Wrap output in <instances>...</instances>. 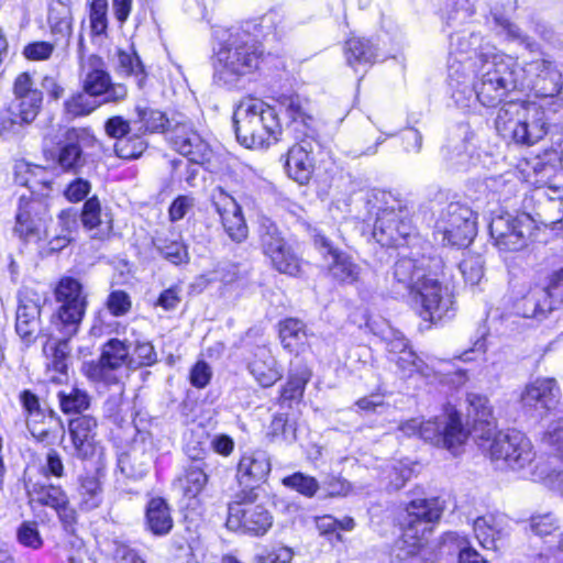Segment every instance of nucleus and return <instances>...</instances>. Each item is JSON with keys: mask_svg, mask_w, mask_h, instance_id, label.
I'll use <instances>...</instances> for the list:
<instances>
[{"mask_svg": "<svg viewBox=\"0 0 563 563\" xmlns=\"http://www.w3.org/2000/svg\"><path fill=\"white\" fill-rule=\"evenodd\" d=\"M59 308L52 318L53 331L44 345L48 358L47 379L62 384L67 379V361L70 355L69 340L77 334L87 308L82 285L73 277L59 280L56 290Z\"/></svg>", "mask_w": 563, "mask_h": 563, "instance_id": "f257e3e1", "label": "nucleus"}, {"mask_svg": "<svg viewBox=\"0 0 563 563\" xmlns=\"http://www.w3.org/2000/svg\"><path fill=\"white\" fill-rule=\"evenodd\" d=\"M279 104L289 119L287 129L297 141L287 153L285 169L291 179L303 185L313 173L311 154L313 144H318V120L311 113L309 100L297 93L282 96Z\"/></svg>", "mask_w": 563, "mask_h": 563, "instance_id": "f03ea898", "label": "nucleus"}, {"mask_svg": "<svg viewBox=\"0 0 563 563\" xmlns=\"http://www.w3.org/2000/svg\"><path fill=\"white\" fill-rule=\"evenodd\" d=\"M474 67L479 103L484 107L498 104L514 90H525L523 68L490 44L481 46L478 64Z\"/></svg>", "mask_w": 563, "mask_h": 563, "instance_id": "7ed1b4c3", "label": "nucleus"}, {"mask_svg": "<svg viewBox=\"0 0 563 563\" xmlns=\"http://www.w3.org/2000/svg\"><path fill=\"white\" fill-rule=\"evenodd\" d=\"M262 55L261 44L254 37L233 30L216 53L214 84L227 89L238 88L246 76L258 68Z\"/></svg>", "mask_w": 563, "mask_h": 563, "instance_id": "20e7f679", "label": "nucleus"}, {"mask_svg": "<svg viewBox=\"0 0 563 563\" xmlns=\"http://www.w3.org/2000/svg\"><path fill=\"white\" fill-rule=\"evenodd\" d=\"M233 126L238 142L246 148H267L282 134L276 110L256 98L239 102L233 112Z\"/></svg>", "mask_w": 563, "mask_h": 563, "instance_id": "39448f33", "label": "nucleus"}, {"mask_svg": "<svg viewBox=\"0 0 563 563\" xmlns=\"http://www.w3.org/2000/svg\"><path fill=\"white\" fill-rule=\"evenodd\" d=\"M536 102L510 100L498 110L495 128L506 141L531 146L548 133L544 113Z\"/></svg>", "mask_w": 563, "mask_h": 563, "instance_id": "423d86ee", "label": "nucleus"}, {"mask_svg": "<svg viewBox=\"0 0 563 563\" xmlns=\"http://www.w3.org/2000/svg\"><path fill=\"white\" fill-rule=\"evenodd\" d=\"M376 220L373 235L383 246L400 247L413 233L409 211L402 202L390 192L380 191L374 195Z\"/></svg>", "mask_w": 563, "mask_h": 563, "instance_id": "0eeeda50", "label": "nucleus"}, {"mask_svg": "<svg viewBox=\"0 0 563 563\" xmlns=\"http://www.w3.org/2000/svg\"><path fill=\"white\" fill-rule=\"evenodd\" d=\"M400 430L407 435L418 434L424 441L444 448L453 455L460 452L468 438V431L464 428L461 416L453 408L427 421L407 420L400 426Z\"/></svg>", "mask_w": 563, "mask_h": 563, "instance_id": "6e6552de", "label": "nucleus"}, {"mask_svg": "<svg viewBox=\"0 0 563 563\" xmlns=\"http://www.w3.org/2000/svg\"><path fill=\"white\" fill-rule=\"evenodd\" d=\"M444 266L441 269H430L408 292L412 305L419 309V314L431 322L450 318L454 311V300L450 287L444 284Z\"/></svg>", "mask_w": 563, "mask_h": 563, "instance_id": "1a4fd4ad", "label": "nucleus"}, {"mask_svg": "<svg viewBox=\"0 0 563 563\" xmlns=\"http://www.w3.org/2000/svg\"><path fill=\"white\" fill-rule=\"evenodd\" d=\"M478 445L500 468L520 471L530 465L536 457L530 439L518 430L495 431L490 440L478 442Z\"/></svg>", "mask_w": 563, "mask_h": 563, "instance_id": "9d476101", "label": "nucleus"}, {"mask_svg": "<svg viewBox=\"0 0 563 563\" xmlns=\"http://www.w3.org/2000/svg\"><path fill=\"white\" fill-rule=\"evenodd\" d=\"M254 489H240L228 505L227 527L244 534L262 537L273 526V516L263 505L257 504Z\"/></svg>", "mask_w": 563, "mask_h": 563, "instance_id": "9b49d317", "label": "nucleus"}, {"mask_svg": "<svg viewBox=\"0 0 563 563\" xmlns=\"http://www.w3.org/2000/svg\"><path fill=\"white\" fill-rule=\"evenodd\" d=\"M434 233L443 244L466 247L477 233L476 216L468 206L450 202L435 221Z\"/></svg>", "mask_w": 563, "mask_h": 563, "instance_id": "f8f14e48", "label": "nucleus"}, {"mask_svg": "<svg viewBox=\"0 0 563 563\" xmlns=\"http://www.w3.org/2000/svg\"><path fill=\"white\" fill-rule=\"evenodd\" d=\"M534 229V221L528 213L505 212L493 217L489 222V234L494 245L504 253L525 249Z\"/></svg>", "mask_w": 563, "mask_h": 563, "instance_id": "ddd939ff", "label": "nucleus"}, {"mask_svg": "<svg viewBox=\"0 0 563 563\" xmlns=\"http://www.w3.org/2000/svg\"><path fill=\"white\" fill-rule=\"evenodd\" d=\"M260 245L271 260L273 267L282 274L298 276L301 272V258L286 242L280 230L268 218H262L258 227Z\"/></svg>", "mask_w": 563, "mask_h": 563, "instance_id": "4468645a", "label": "nucleus"}, {"mask_svg": "<svg viewBox=\"0 0 563 563\" xmlns=\"http://www.w3.org/2000/svg\"><path fill=\"white\" fill-rule=\"evenodd\" d=\"M446 169L454 173H467L477 168L481 154L474 144V133L467 124H460L448 137L440 151Z\"/></svg>", "mask_w": 563, "mask_h": 563, "instance_id": "2eb2a0df", "label": "nucleus"}, {"mask_svg": "<svg viewBox=\"0 0 563 563\" xmlns=\"http://www.w3.org/2000/svg\"><path fill=\"white\" fill-rule=\"evenodd\" d=\"M443 511L438 498H419L411 500L406 507L404 518L405 542L411 548H419L427 540V534L432 531V525L437 522Z\"/></svg>", "mask_w": 563, "mask_h": 563, "instance_id": "dca6fc26", "label": "nucleus"}, {"mask_svg": "<svg viewBox=\"0 0 563 563\" xmlns=\"http://www.w3.org/2000/svg\"><path fill=\"white\" fill-rule=\"evenodd\" d=\"M80 77L84 90L90 96H103L102 102H119L126 98L128 90L122 84H113L103 59L90 55L80 57Z\"/></svg>", "mask_w": 563, "mask_h": 563, "instance_id": "f3484780", "label": "nucleus"}, {"mask_svg": "<svg viewBox=\"0 0 563 563\" xmlns=\"http://www.w3.org/2000/svg\"><path fill=\"white\" fill-rule=\"evenodd\" d=\"M525 74L533 76L529 82L525 80V89H531L538 98L552 99L554 111L562 107L563 78L554 62L547 58L532 60L523 68Z\"/></svg>", "mask_w": 563, "mask_h": 563, "instance_id": "a211bd4d", "label": "nucleus"}, {"mask_svg": "<svg viewBox=\"0 0 563 563\" xmlns=\"http://www.w3.org/2000/svg\"><path fill=\"white\" fill-rule=\"evenodd\" d=\"M443 261L440 257L416 256L404 252L391 267V287L396 292L407 294L416 286L417 279H421L430 269H441Z\"/></svg>", "mask_w": 563, "mask_h": 563, "instance_id": "6ab92c4d", "label": "nucleus"}, {"mask_svg": "<svg viewBox=\"0 0 563 563\" xmlns=\"http://www.w3.org/2000/svg\"><path fill=\"white\" fill-rule=\"evenodd\" d=\"M46 208L35 199L21 196L15 214L14 233L26 243H41L48 238Z\"/></svg>", "mask_w": 563, "mask_h": 563, "instance_id": "aec40b11", "label": "nucleus"}, {"mask_svg": "<svg viewBox=\"0 0 563 563\" xmlns=\"http://www.w3.org/2000/svg\"><path fill=\"white\" fill-rule=\"evenodd\" d=\"M212 205L229 239L235 243L245 241L249 228L242 208L236 200L219 187L212 194Z\"/></svg>", "mask_w": 563, "mask_h": 563, "instance_id": "412c9836", "label": "nucleus"}, {"mask_svg": "<svg viewBox=\"0 0 563 563\" xmlns=\"http://www.w3.org/2000/svg\"><path fill=\"white\" fill-rule=\"evenodd\" d=\"M75 455L81 460L101 459L103 448L97 439L98 422L95 417L82 415L68 424Z\"/></svg>", "mask_w": 563, "mask_h": 563, "instance_id": "4be33fe9", "label": "nucleus"}, {"mask_svg": "<svg viewBox=\"0 0 563 563\" xmlns=\"http://www.w3.org/2000/svg\"><path fill=\"white\" fill-rule=\"evenodd\" d=\"M560 388L553 378H536L528 385L520 396L522 408L539 417H543L555 408L559 402Z\"/></svg>", "mask_w": 563, "mask_h": 563, "instance_id": "5701e85b", "label": "nucleus"}, {"mask_svg": "<svg viewBox=\"0 0 563 563\" xmlns=\"http://www.w3.org/2000/svg\"><path fill=\"white\" fill-rule=\"evenodd\" d=\"M313 242L324 258L328 256L331 258L329 272L334 279L345 284L358 280L362 269L349 254L339 251L324 234L316 233Z\"/></svg>", "mask_w": 563, "mask_h": 563, "instance_id": "b1692460", "label": "nucleus"}, {"mask_svg": "<svg viewBox=\"0 0 563 563\" xmlns=\"http://www.w3.org/2000/svg\"><path fill=\"white\" fill-rule=\"evenodd\" d=\"M466 60L453 59L448 66V80L451 89V97L455 104L461 109H471L479 103L477 93V84L473 80L470 71L472 67H466Z\"/></svg>", "mask_w": 563, "mask_h": 563, "instance_id": "393cba45", "label": "nucleus"}, {"mask_svg": "<svg viewBox=\"0 0 563 563\" xmlns=\"http://www.w3.org/2000/svg\"><path fill=\"white\" fill-rule=\"evenodd\" d=\"M81 136V131L68 129L64 135V140L58 143L56 148L44 151L45 158L57 164L64 172L79 173L80 168L86 163L80 145Z\"/></svg>", "mask_w": 563, "mask_h": 563, "instance_id": "a878e982", "label": "nucleus"}, {"mask_svg": "<svg viewBox=\"0 0 563 563\" xmlns=\"http://www.w3.org/2000/svg\"><path fill=\"white\" fill-rule=\"evenodd\" d=\"M272 470L268 454L262 450L245 452L236 467V481L241 489H254L266 481Z\"/></svg>", "mask_w": 563, "mask_h": 563, "instance_id": "bb28decb", "label": "nucleus"}, {"mask_svg": "<svg viewBox=\"0 0 563 563\" xmlns=\"http://www.w3.org/2000/svg\"><path fill=\"white\" fill-rule=\"evenodd\" d=\"M169 142L175 151L196 164L203 163L209 154L208 143L187 122L175 124Z\"/></svg>", "mask_w": 563, "mask_h": 563, "instance_id": "cd10ccee", "label": "nucleus"}, {"mask_svg": "<svg viewBox=\"0 0 563 563\" xmlns=\"http://www.w3.org/2000/svg\"><path fill=\"white\" fill-rule=\"evenodd\" d=\"M466 402L467 418L473 423L474 437L478 442L490 440L496 431V419L489 399L481 394L468 393Z\"/></svg>", "mask_w": 563, "mask_h": 563, "instance_id": "c85d7f7f", "label": "nucleus"}, {"mask_svg": "<svg viewBox=\"0 0 563 563\" xmlns=\"http://www.w3.org/2000/svg\"><path fill=\"white\" fill-rule=\"evenodd\" d=\"M130 360V346L119 339L108 340L101 349V354L96 364H89L87 375L95 379H104L108 372L128 366Z\"/></svg>", "mask_w": 563, "mask_h": 563, "instance_id": "c756f323", "label": "nucleus"}, {"mask_svg": "<svg viewBox=\"0 0 563 563\" xmlns=\"http://www.w3.org/2000/svg\"><path fill=\"white\" fill-rule=\"evenodd\" d=\"M474 533L484 548L498 550L510 533L509 520L503 515L479 517L474 521Z\"/></svg>", "mask_w": 563, "mask_h": 563, "instance_id": "7c9ffc66", "label": "nucleus"}, {"mask_svg": "<svg viewBox=\"0 0 563 563\" xmlns=\"http://www.w3.org/2000/svg\"><path fill=\"white\" fill-rule=\"evenodd\" d=\"M247 369L254 379L265 388L273 386L283 376V371L275 356L265 345L255 347L252 360L247 363Z\"/></svg>", "mask_w": 563, "mask_h": 563, "instance_id": "2f4dec72", "label": "nucleus"}, {"mask_svg": "<svg viewBox=\"0 0 563 563\" xmlns=\"http://www.w3.org/2000/svg\"><path fill=\"white\" fill-rule=\"evenodd\" d=\"M555 309L543 287L531 288L514 303V312L522 318L542 321Z\"/></svg>", "mask_w": 563, "mask_h": 563, "instance_id": "473e14b6", "label": "nucleus"}, {"mask_svg": "<svg viewBox=\"0 0 563 563\" xmlns=\"http://www.w3.org/2000/svg\"><path fill=\"white\" fill-rule=\"evenodd\" d=\"M40 314L41 307L35 300L19 296L15 331L27 344L34 342L41 332Z\"/></svg>", "mask_w": 563, "mask_h": 563, "instance_id": "72a5a7b5", "label": "nucleus"}, {"mask_svg": "<svg viewBox=\"0 0 563 563\" xmlns=\"http://www.w3.org/2000/svg\"><path fill=\"white\" fill-rule=\"evenodd\" d=\"M152 244L157 253L173 265L187 264L190 260L187 245L175 231H156Z\"/></svg>", "mask_w": 563, "mask_h": 563, "instance_id": "f704fd0d", "label": "nucleus"}, {"mask_svg": "<svg viewBox=\"0 0 563 563\" xmlns=\"http://www.w3.org/2000/svg\"><path fill=\"white\" fill-rule=\"evenodd\" d=\"M489 44L483 43V38L476 33L459 32L450 36L449 64L453 59L467 60L466 67H474L478 64V54L481 46Z\"/></svg>", "mask_w": 563, "mask_h": 563, "instance_id": "c9c22d12", "label": "nucleus"}, {"mask_svg": "<svg viewBox=\"0 0 563 563\" xmlns=\"http://www.w3.org/2000/svg\"><path fill=\"white\" fill-rule=\"evenodd\" d=\"M81 222L87 230L92 231L91 238L100 241L109 239L113 230L111 219H101V205L96 196L85 201Z\"/></svg>", "mask_w": 563, "mask_h": 563, "instance_id": "e433bc0d", "label": "nucleus"}, {"mask_svg": "<svg viewBox=\"0 0 563 563\" xmlns=\"http://www.w3.org/2000/svg\"><path fill=\"white\" fill-rule=\"evenodd\" d=\"M145 525L154 536H166L173 528V518L167 501L162 497L150 499L145 509Z\"/></svg>", "mask_w": 563, "mask_h": 563, "instance_id": "4c0bfd02", "label": "nucleus"}, {"mask_svg": "<svg viewBox=\"0 0 563 563\" xmlns=\"http://www.w3.org/2000/svg\"><path fill=\"white\" fill-rule=\"evenodd\" d=\"M282 23L283 18L277 12L271 11L258 19L245 22L238 30L254 37L260 44V38H278L283 33Z\"/></svg>", "mask_w": 563, "mask_h": 563, "instance_id": "58836bf2", "label": "nucleus"}, {"mask_svg": "<svg viewBox=\"0 0 563 563\" xmlns=\"http://www.w3.org/2000/svg\"><path fill=\"white\" fill-rule=\"evenodd\" d=\"M135 113L134 130L142 135L146 133H164L170 124L169 119L164 112L145 103H137Z\"/></svg>", "mask_w": 563, "mask_h": 563, "instance_id": "ea45409f", "label": "nucleus"}, {"mask_svg": "<svg viewBox=\"0 0 563 563\" xmlns=\"http://www.w3.org/2000/svg\"><path fill=\"white\" fill-rule=\"evenodd\" d=\"M188 455L192 460V463L185 471L181 486L185 496L196 498L206 487L209 477L206 474V464L202 462L200 452L188 453Z\"/></svg>", "mask_w": 563, "mask_h": 563, "instance_id": "a19ab883", "label": "nucleus"}, {"mask_svg": "<svg viewBox=\"0 0 563 563\" xmlns=\"http://www.w3.org/2000/svg\"><path fill=\"white\" fill-rule=\"evenodd\" d=\"M305 323L295 318L285 319L279 323V339L283 347L290 353H298L307 342Z\"/></svg>", "mask_w": 563, "mask_h": 563, "instance_id": "79ce46f5", "label": "nucleus"}, {"mask_svg": "<svg viewBox=\"0 0 563 563\" xmlns=\"http://www.w3.org/2000/svg\"><path fill=\"white\" fill-rule=\"evenodd\" d=\"M152 462V456L145 452L133 449L131 452L122 453L118 459V468L122 475L131 479L143 478Z\"/></svg>", "mask_w": 563, "mask_h": 563, "instance_id": "37998d69", "label": "nucleus"}, {"mask_svg": "<svg viewBox=\"0 0 563 563\" xmlns=\"http://www.w3.org/2000/svg\"><path fill=\"white\" fill-rule=\"evenodd\" d=\"M344 53L347 64L353 68L358 65L372 64L377 56L376 46L369 40L363 37L347 40Z\"/></svg>", "mask_w": 563, "mask_h": 563, "instance_id": "c03bdc74", "label": "nucleus"}, {"mask_svg": "<svg viewBox=\"0 0 563 563\" xmlns=\"http://www.w3.org/2000/svg\"><path fill=\"white\" fill-rule=\"evenodd\" d=\"M30 501L54 510L67 503V495L60 486L35 483L29 489Z\"/></svg>", "mask_w": 563, "mask_h": 563, "instance_id": "a18cd8bd", "label": "nucleus"}, {"mask_svg": "<svg viewBox=\"0 0 563 563\" xmlns=\"http://www.w3.org/2000/svg\"><path fill=\"white\" fill-rule=\"evenodd\" d=\"M70 221L75 223V220L70 219V214L67 211H62L59 214V224L62 225L60 232L52 236L48 235L47 239L38 243V251L42 256H51L55 253H58L70 243Z\"/></svg>", "mask_w": 563, "mask_h": 563, "instance_id": "49530a36", "label": "nucleus"}, {"mask_svg": "<svg viewBox=\"0 0 563 563\" xmlns=\"http://www.w3.org/2000/svg\"><path fill=\"white\" fill-rule=\"evenodd\" d=\"M45 168L38 165H31L26 162H18L14 166V180L21 186L34 190L37 185L47 187L49 180L44 177Z\"/></svg>", "mask_w": 563, "mask_h": 563, "instance_id": "de8ad7c7", "label": "nucleus"}, {"mask_svg": "<svg viewBox=\"0 0 563 563\" xmlns=\"http://www.w3.org/2000/svg\"><path fill=\"white\" fill-rule=\"evenodd\" d=\"M42 101V92H33L29 96L15 98V103L11 108L12 114L23 123H31L37 117Z\"/></svg>", "mask_w": 563, "mask_h": 563, "instance_id": "09e8293b", "label": "nucleus"}, {"mask_svg": "<svg viewBox=\"0 0 563 563\" xmlns=\"http://www.w3.org/2000/svg\"><path fill=\"white\" fill-rule=\"evenodd\" d=\"M117 58L119 73L137 77L139 84L141 85L145 78V70L134 47L131 45L128 51L119 49L117 52Z\"/></svg>", "mask_w": 563, "mask_h": 563, "instance_id": "8fccbe9b", "label": "nucleus"}, {"mask_svg": "<svg viewBox=\"0 0 563 563\" xmlns=\"http://www.w3.org/2000/svg\"><path fill=\"white\" fill-rule=\"evenodd\" d=\"M146 147L147 142L144 140V135L132 132L125 139L115 142L114 151L120 158L134 159L140 157Z\"/></svg>", "mask_w": 563, "mask_h": 563, "instance_id": "3c124183", "label": "nucleus"}, {"mask_svg": "<svg viewBox=\"0 0 563 563\" xmlns=\"http://www.w3.org/2000/svg\"><path fill=\"white\" fill-rule=\"evenodd\" d=\"M79 494L81 507L85 510H92L101 503V486L98 478L87 475L80 478Z\"/></svg>", "mask_w": 563, "mask_h": 563, "instance_id": "603ef678", "label": "nucleus"}, {"mask_svg": "<svg viewBox=\"0 0 563 563\" xmlns=\"http://www.w3.org/2000/svg\"><path fill=\"white\" fill-rule=\"evenodd\" d=\"M58 399L65 413H80L90 406L89 395L79 388H71L69 393L59 391Z\"/></svg>", "mask_w": 563, "mask_h": 563, "instance_id": "864d4df0", "label": "nucleus"}, {"mask_svg": "<svg viewBox=\"0 0 563 563\" xmlns=\"http://www.w3.org/2000/svg\"><path fill=\"white\" fill-rule=\"evenodd\" d=\"M283 485L287 488L296 490L305 497L311 498L316 495L319 489L318 481L309 475L301 472H296L289 476H286L282 481Z\"/></svg>", "mask_w": 563, "mask_h": 563, "instance_id": "5fc2aeb1", "label": "nucleus"}, {"mask_svg": "<svg viewBox=\"0 0 563 563\" xmlns=\"http://www.w3.org/2000/svg\"><path fill=\"white\" fill-rule=\"evenodd\" d=\"M386 137L378 135L373 139L367 134L358 135L352 142L346 155L351 158H360L362 156H372L377 153L378 146L385 142Z\"/></svg>", "mask_w": 563, "mask_h": 563, "instance_id": "6e6d98bb", "label": "nucleus"}, {"mask_svg": "<svg viewBox=\"0 0 563 563\" xmlns=\"http://www.w3.org/2000/svg\"><path fill=\"white\" fill-rule=\"evenodd\" d=\"M85 90L71 96L65 101V111L71 117H82L91 113L99 103Z\"/></svg>", "mask_w": 563, "mask_h": 563, "instance_id": "4d7b16f0", "label": "nucleus"}, {"mask_svg": "<svg viewBox=\"0 0 563 563\" xmlns=\"http://www.w3.org/2000/svg\"><path fill=\"white\" fill-rule=\"evenodd\" d=\"M157 362V353L154 345L151 342L137 341L133 355L130 356L128 367L130 369H136L143 366H152Z\"/></svg>", "mask_w": 563, "mask_h": 563, "instance_id": "13d9d810", "label": "nucleus"}, {"mask_svg": "<svg viewBox=\"0 0 563 563\" xmlns=\"http://www.w3.org/2000/svg\"><path fill=\"white\" fill-rule=\"evenodd\" d=\"M16 539L23 547L38 550L43 547V539L35 521H24L16 530Z\"/></svg>", "mask_w": 563, "mask_h": 563, "instance_id": "bf43d9fd", "label": "nucleus"}, {"mask_svg": "<svg viewBox=\"0 0 563 563\" xmlns=\"http://www.w3.org/2000/svg\"><path fill=\"white\" fill-rule=\"evenodd\" d=\"M494 20L509 40L523 44L530 51L537 49L538 44L526 35L518 25L503 16H495Z\"/></svg>", "mask_w": 563, "mask_h": 563, "instance_id": "052dcab7", "label": "nucleus"}, {"mask_svg": "<svg viewBox=\"0 0 563 563\" xmlns=\"http://www.w3.org/2000/svg\"><path fill=\"white\" fill-rule=\"evenodd\" d=\"M459 269L466 283L477 285L483 278V261L479 256L465 257L459 265Z\"/></svg>", "mask_w": 563, "mask_h": 563, "instance_id": "680f3d73", "label": "nucleus"}, {"mask_svg": "<svg viewBox=\"0 0 563 563\" xmlns=\"http://www.w3.org/2000/svg\"><path fill=\"white\" fill-rule=\"evenodd\" d=\"M488 187L498 192L499 197L507 200L516 194L518 179L514 173H506L489 180Z\"/></svg>", "mask_w": 563, "mask_h": 563, "instance_id": "e2e57ef3", "label": "nucleus"}, {"mask_svg": "<svg viewBox=\"0 0 563 563\" xmlns=\"http://www.w3.org/2000/svg\"><path fill=\"white\" fill-rule=\"evenodd\" d=\"M530 530L539 537L549 536L559 529V521L552 512L533 515L529 520Z\"/></svg>", "mask_w": 563, "mask_h": 563, "instance_id": "0e129e2a", "label": "nucleus"}, {"mask_svg": "<svg viewBox=\"0 0 563 563\" xmlns=\"http://www.w3.org/2000/svg\"><path fill=\"white\" fill-rule=\"evenodd\" d=\"M543 289L549 294L554 309H559L563 305V267L549 276L548 285Z\"/></svg>", "mask_w": 563, "mask_h": 563, "instance_id": "69168bd1", "label": "nucleus"}, {"mask_svg": "<svg viewBox=\"0 0 563 563\" xmlns=\"http://www.w3.org/2000/svg\"><path fill=\"white\" fill-rule=\"evenodd\" d=\"M294 552L287 547H277L273 549H265L256 554V563H290Z\"/></svg>", "mask_w": 563, "mask_h": 563, "instance_id": "338daca9", "label": "nucleus"}, {"mask_svg": "<svg viewBox=\"0 0 563 563\" xmlns=\"http://www.w3.org/2000/svg\"><path fill=\"white\" fill-rule=\"evenodd\" d=\"M542 442L556 451H563V418L548 424L542 435Z\"/></svg>", "mask_w": 563, "mask_h": 563, "instance_id": "774afa93", "label": "nucleus"}]
</instances>
